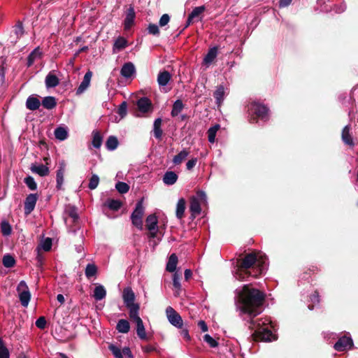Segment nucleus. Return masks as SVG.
Instances as JSON below:
<instances>
[{
  "mask_svg": "<svg viewBox=\"0 0 358 358\" xmlns=\"http://www.w3.org/2000/svg\"><path fill=\"white\" fill-rule=\"evenodd\" d=\"M266 295L251 285H245L237 293L238 308L243 314L251 319L259 315L264 310Z\"/></svg>",
  "mask_w": 358,
  "mask_h": 358,
  "instance_id": "1",
  "label": "nucleus"
},
{
  "mask_svg": "<svg viewBox=\"0 0 358 358\" xmlns=\"http://www.w3.org/2000/svg\"><path fill=\"white\" fill-rule=\"evenodd\" d=\"M266 257L260 252L253 251L246 254L244 257L237 259L238 269L236 273L239 279L245 276L257 278L263 273Z\"/></svg>",
  "mask_w": 358,
  "mask_h": 358,
  "instance_id": "2",
  "label": "nucleus"
},
{
  "mask_svg": "<svg viewBox=\"0 0 358 358\" xmlns=\"http://www.w3.org/2000/svg\"><path fill=\"white\" fill-rule=\"evenodd\" d=\"M248 112L251 115L249 119L251 124L257 123L259 119L264 122L269 119V108L258 101H252L248 103Z\"/></svg>",
  "mask_w": 358,
  "mask_h": 358,
  "instance_id": "3",
  "label": "nucleus"
},
{
  "mask_svg": "<svg viewBox=\"0 0 358 358\" xmlns=\"http://www.w3.org/2000/svg\"><path fill=\"white\" fill-rule=\"evenodd\" d=\"M206 201V194L202 190H198L196 196L189 198V211L192 219L200 215L201 212V203Z\"/></svg>",
  "mask_w": 358,
  "mask_h": 358,
  "instance_id": "4",
  "label": "nucleus"
},
{
  "mask_svg": "<svg viewBox=\"0 0 358 358\" xmlns=\"http://www.w3.org/2000/svg\"><path fill=\"white\" fill-rule=\"evenodd\" d=\"M122 299L125 306L129 310V315L139 312L140 305L135 303V294L129 287H125L122 292Z\"/></svg>",
  "mask_w": 358,
  "mask_h": 358,
  "instance_id": "5",
  "label": "nucleus"
},
{
  "mask_svg": "<svg viewBox=\"0 0 358 358\" xmlns=\"http://www.w3.org/2000/svg\"><path fill=\"white\" fill-rule=\"evenodd\" d=\"M144 198L142 197L136 204L134 210L131 215L132 224L139 229H143V217L145 212L143 206Z\"/></svg>",
  "mask_w": 358,
  "mask_h": 358,
  "instance_id": "6",
  "label": "nucleus"
},
{
  "mask_svg": "<svg viewBox=\"0 0 358 358\" xmlns=\"http://www.w3.org/2000/svg\"><path fill=\"white\" fill-rule=\"evenodd\" d=\"M20 301L23 307H27L30 299L31 293L25 281L22 280L17 287Z\"/></svg>",
  "mask_w": 358,
  "mask_h": 358,
  "instance_id": "7",
  "label": "nucleus"
},
{
  "mask_svg": "<svg viewBox=\"0 0 358 358\" xmlns=\"http://www.w3.org/2000/svg\"><path fill=\"white\" fill-rule=\"evenodd\" d=\"M255 341L271 342L277 340V336L268 328L255 331L252 335Z\"/></svg>",
  "mask_w": 358,
  "mask_h": 358,
  "instance_id": "8",
  "label": "nucleus"
},
{
  "mask_svg": "<svg viewBox=\"0 0 358 358\" xmlns=\"http://www.w3.org/2000/svg\"><path fill=\"white\" fill-rule=\"evenodd\" d=\"M166 315L169 322L174 327L182 329L183 321L180 314L171 306H168L166 309Z\"/></svg>",
  "mask_w": 358,
  "mask_h": 358,
  "instance_id": "9",
  "label": "nucleus"
},
{
  "mask_svg": "<svg viewBox=\"0 0 358 358\" xmlns=\"http://www.w3.org/2000/svg\"><path fill=\"white\" fill-rule=\"evenodd\" d=\"M129 318L136 324V334L142 340H147V335L142 319L138 315V312L129 314Z\"/></svg>",
  "mask_w": 358,
  "mask_h": 358,
  "instance_id": "10",
  "label": "nucleus"
},
{
  "mask_svg": "<svg viewBox=\"0 0 358 358\" xmlns=\"http://www.w3.org/2000/svg\"><path fill=\"white\" fill-rule=\"evenodd\" d=\"M136 106L138 111L141 113H151L153 110V105L152 101L146 96H143L138 99Z\"/></svg>",
  "mask_w": 358,
  "mask_h": 358,
  "instance_id": "11",
  "label": "nucleus"
},
{
  "mask_svg": "<svg viewBox=\"0 0 358 358\" xmlns=\"http://www.w3.org/2000/svg\"><path fill=\"white\" fill-rule=\"evenodd\" d=\"M353 346V341L350 337L342 336L334 344V349L338 352H343L348 348H351Z\"/></svg>",
  "mask_w": 358,
  "mask_h": 358,
  "instance_id": "12",
  "label": "nucleus"
},
{
  "mask_svg": "<svg viewBox=\"0 0 358 358\" xmlns=\"http://www.w3.org/2000/svg\"><path fill=\"white\" fill-rule=\"evenodd\" d=\"M38 200V195L36 194H29L24 201V210L26 215L31 213L36 206Z\"/></svg>",
  "mask_w": 358,
  "mask_h": 358,
  "instance_id": "13",
  "label": "nucleus"
},
{
  "mask_svg": "<svg viewBox=\"0 0 358 358\" xmlns=\"http://www.w3.org/2000/svg\"><path fill=\"white\" fill-rule=\"evenodd\" d=\"M136 17V13L134 8L132 5L129 6V8L127 10L126 17L124 20V29L129 30L134 24V20Z\"/></svg>",
  "mask_w": 358,
  "mask_h": 358,
  "instance_id": "14",
  "label": "nucleus"
},
{
  "mask_svg": "<svg viewBox=\"0 0 358 358\" xmlns=\"http://www.w3.org/2000/svg\"><path fill=\"white\" fill-rule=\"evenodd\" d=\"M92 74V72L90 70L85 74L83 81L76 89V95H80L89 87Z\"/></svg>",
  "mask_w": 358,
  "mask_h": 358,
  "instance_id": "15",
  "label": "nucleus"
},
{
  "mask_svg": "<svg viewBox=\"0 0 358 358\" xmlns=\"http://www.w3.org/2000/svg\"><path fill=\"white\" fill-rule=\"evenodd\" d=\"M41 105L38 96L36 94L30 95L26 101V107L29 110H36Z\"/></svg>",
  "mask_w": 358,
  "mask_h": 358,
  "instance_id": "16",
  "label": "nucleus"
},
{
  "mask_svg": "<svg viewBox=\"0 0 358 358\" xmlns=\"http://www.w3.org/2000/svg\"><path fill=\"white\" fill-rule=\"evenodd\" d=\"M65 170H66V164L64 162H62L59 164V166L58 169L57 170L56 187L57 189H62V185L64 182V173H65Z\"/></svg>",
  "mask_w": 358,
  "mask_h": 358,
  "instance_id": "17",
  "label": "nucleus"
},
{
  "mask_svg": "<svg viewBox=\"0 0 358 358\" xmlns=\"http://www.w3.org/2000/svg\"><path fill=\"white\" fill-rule=\"evenodd\" d=\"M341 138L343 142L350 147L355 145V143L353 141V138L352 134H350V125H346L342 130L341 132Z\"/></svg>",
  "mask_w": 358,
  "mask_h": 358,
  "instance_id": "18",
  "label": "nucleus"
},
{
  "mask_svg": "<svg viewBox=\"0 0 358 358\" xmlns=\"http://www.w3.org/2000/svg\"><path fill=\"white\" fill-rule=\"evenodd\" d=\"M30 170L32 173H37L41 177L46 176L50 173L49 168L42 164L39 165L32 164Z\"/></svg>",
  "mask_w": 358,
  "mask_h": 358,
  "instance_id": "19",
  "label": "nucleus"
},
{
  "mask_svg": "<svg viewBox=\"0 0 358 358\" xmlns=\"http://www.w3.org/2000/svg\"><path fill=\"white\" fill-rule=\"evenodd\" d=\"M217 53L218 48L217 46L210 48L203 58V63L206 65H210L217 57Z\"/></svg>",
  "mask_w": 358,
  "mask_h": 358,
  "instance_id": "20",
  "label": "nucleus"
},
{
  "mask_svg": "<svg viewBox=\"0 0 358 358\" xmlns=\"http://www.w3.org/2000/svg\"><path fill=\"white\" fill-rule=\"evenodd\" d=\"M224 94L225 92L224 86L222 85H217L213 93V96L215 99V102L218 107L222 105L224 99Z\"/></svg>",
  "mask_w": 358,
  "mask_h": 358,
  "instance_id": "21",
  "label": "nucleus"
},
{
  "mask_svg": "<svg viewBox=\"0 0 358 358\" xmlns=\"http://www.w3.org/2000/svg\"><path fill=\"white\" fill-rule=\"evenodd\" d=\"M135 73V66L131 62L125 63L120 71L121 75L126 78H131Z\"/></svg>",
  "mask_w": 358,
  "mask_h": 358,
  "instance_id": "22",
  "label": "nucleus"
},
{
  "mask_svg": "<svg viewBox=\"0 0 358 358\" xmlns=\"http://www.w3.org/2000/svg\"><path fill=\"white\" fill-rule=\"evenodd\" d=\"M41 105L45 109L52 110L57 106V99L52 96H45L42 99Z\"/></svg>",
  "mask_w": 358,
  "mask_h": 358,
  "instance_id": "23",
  "label": "nucleus"
},
{
  "mask_svg": "<svg viewBox=\"0 0 358 358\" xmlns=\"http://www.w3.org/2000/svg\"><path fill=\"white\" fill-rule=\"evenodd\" d=\"M146 227L149 231H159V228L157 227V217L155 214L149 215L146 220Z\"/></svg>",
  "mask_w": 358,
  "mask_h": 358,
  "instance_id": "24",
  "label": "nucleus"
},
{
  "mask_svg": "<svg viewBox=\"0 0 358 358\" xmlns=\"http://www.w3.org/2000/svg\"><path fill=\"white\" fill-rule=\"evenodd\" d=\"M162 120L159 117L157 118L154 122V128H153V134L155 138L158 140H162V135H163V130L162 129Z\"/></svg>",
  "mask_w": 358,
  "mask_h": 358,
  "instance_id": "25",
  "label": "nucleus"
},
{
  "mask_svg": "<svg viewBox=\"0 0 358 358\" xmlns=\"http://www.w3.org/2000/svg\"><path fill=\"white\" fill-rule=\"evenodd\" d=\"M186 209V201L184 198H180L176 205V215L177 218L182 219L185 215Z\"/></svg>",
  "mask_w": 358,
  "mask_h": 358,
  "instance_id": "26",
  "label": "nucleus"
},
{
  "mask_svg": "<svg viewBox=\"0 0 358 358\" xmlns=\"http://www.w3.org/2000/svg\"><path fill=\"white\" fill-rule=\"evenodd\" d=\"M45 85L48 88H52L57 86L59 83V80L52 72H50L45 77Z\"/></svg>",
  "mask_w": 358,
  "mask_h": 358,
  "instance_id": "27",
  "label": "nucleus"
},
{
  "mask_svg": "<svg viewBox=\"0 0 358 358\" xmlns=\"http://www.w3.org/2000/svg\"><path fill=\"white\" fill-rule=\"evenodd\" d=\"M178 175L173 171H166L163 177V182L167 185L175 184L178 180Z\"/></svg>",
  "mask_w": 358,
  "mask_h": 358,
  "instance_id": "28",
  "label": "nucleus"
},
{
  "mask_svg": "<svg viewBox=\"0 0 358 358\" xmlns=\"http://www.w3.org/2000/svg\"><path fill=\"white\" fill-rule=\"evenodd\" d=\"M178 260L177 255L175 253L171 254L169 257L166 270L171 273L174 272L176 269Z\"/></svg>",
  "mask_w": 358,
  "mask_h": 358,
  "instance_id": "29",
  "label": "nucleus"
},
{
  "mask_svg": "<svg viewBox=\"0 0 358 358\" xmlns=\"http://www.w3.org/2000/svg\"><path fill=\"white\" fill-rule=\"evenodd\" d=\"M171 78V76L169 71L164 70L162 72H159V73L158 74V76H157L158 84L160 86H165L169 83Z\"/></svg>",
  "mask_w": 358,
  "mask_h": 358,
  "instance_id": "30",
  "label": "nucleus"
},
{
  "mask_svg": "<svg viewBox=\"0 0 358 358\" xmlns=\"http://www.w3.org/2000/svg\"><path fill=\"white\" fill-rule=\"evenodd\" d=\"M116 329L120 333L127 334L130 330V324L127 320L121 319L117 323Z\"/></svg>",
  "mask_w": 358,
  "mask_h": 358,
  "instance_id": "31",
  "label": "nucleus"
},
{
  "mask_svg": "<svg viewBox=\"0 0 358 358\" xmlns=\"http://www.w3.org/2000/svg\"><path fill=\"white\" fill-rule=\"evenodd\" d=\"M41 56V52L40 51L39 47L36 48L27 57V65L30 67L34 63L36 59L39 58Z\"/></svg>",
  "mask_w": 358,
  "mask_h": 358,
  "instance_id": "32",
  "label": "nucleus"
},
{
  "mask_svg": "<svg viewBox=\"0 0 358 358\" xmlns=\"http://www.w3.org/2000/svg\"><path fill=\"white\" fill-rule=\"evenodd\" d=\"M106 296V291L101 285L96 286L94 290L93 296L96 301H101Z\"/></svg>",
  "mask_w": 358,
  "mask_h": 358,
  "instance_id": "33",
  "label": "nucleus"
},
{
  "mask_svg": "<svg viewBox=\"0 0 358 358\" xmlns=\"http://www.w3.org/2000/svg\"><path fill=\"white\" fill-rule=\"evenodd\" d=\"M2 264L6 268H13L16 264V260L14 257L10 254H6L2 259Z\"/></svg>",
  "mask_w": 358,
  "mask_h": 358,
  "instance_id": "34",
  "label": "nucleus"
},
{
  "mask_svg": "<svg viewBox=\"0 0 358 358\" xmlns=\"http://www.w3.org/2000/svg\"><path fill=\"white\" fill-rule=\"evenodd\" d=\"M189 151L184 149L181 152H180L178 155H176L173 159V162L176 165L180 164L189 155Z\"/></svg>",
  "mask_w": 358,
  "mask_h": 358,
  "instance_id": "35",
  "label": "nucleus"
},
{
  "mask_svg": "<svg viewBox=\"0 0 358 358\" xmlns=\"http://www.w3.org/2000/svg\"><path fill=\"white\" fill-rule=\"evenodd\" d=\"M104 206H107L112 210H118L122 206V203L120 200L108 199L104 203Z\"/></svg>",
  "mask_w": 358,
  "mask_h": 358,
  "instance_id": "36",
  "label": "nucleus"
},
{
  "mask_svg": "<svg viewBox=\"0 0 358 358\" xmlns=\"http://www.w3.org/2000/svg\"><path fill=\"white\" fill-rule=\"evenodd\" d=\"M183 108L184 105L182 101L180 99L176 100L173 104L172 110L171 113V116L173 117L178 116Z\"/></svg>",
  "mask_w": 358,
  "mask_h": 358,
  "instance_id": "37",
  "label": "nucleus"
},
{
  "mask_svg": "<svg viewBox=\"0 0 358 358\" xmlns=\"http://www.w3.org/2000/svg\"><path fill=\"white\" fill-rule=\"evenodd\" d=\"M119 142L116 136H110L106 142V147L108 150H114L118 146Z\"/></svg>",
  "mask_w": 358,
  "mask_h": 358,
  "instance_id": "38",
  "label": "nucleus"
},
{
  "mask_svg": "<svg viewBox=\"0 0 358 358\" xmlns=\"http://www.w3.org/2000/svg\"><path fill=\"white\" fill-rule=\"evenodd\" d=\"M127 46V41L122 36H119L113 44V50H117L118 51L123 50Z\"/></svg>",
  "mask_w": 358,
  "mask_h": 358,
  "instance_id": "39",
  "label": "nucleus"
},
{
  "mask_svg": "<svg viewBox=\"0 0 358 358\" xmlns=\"http://www.w3.org/2000/svg\"><path fill=\"white\" fill-rule=\"evenodd\" d=\"M66 214L73 219V223H76L78 221L79 216L78 214V209L76 206H69L66 209Z\"/></svg>",
  "mask_w": 358,
  "mask_h": 358,
  "instance_id": "40",
  "label": "nucleus"
},
{
  "mask_svg": "<svg viewBox=\"0 0 358 358\" xmlns=\"http://www.w3.org/2000/svg\"><path fill=\"white\" fill-rule=\"evenodd\" d=\"M206 10L205 6H201L198 7H195L191 13L189 14V17L190 19H192L193 20L196 18H199V20H201V17L200 15Z\"/></svg>",
  "mask_w": 358,
  "mask_h": 358,
  "instance_id": "41",
  "label": "nucleus"
},
{
  "mask_svg": "<svg viewBox=\"0 0 358 358\" xmlns=\"http://www.w3.org/2000/svg\"><path fill=\"white\" fill-rule=\"evenodd\" d=\"M55 138L59 141H64L68 137V132L64 127H59L55 130Z\"/></svg>",
  "mask_w": 358,
  "mask_h": 358,
  "instance_id": "42",
  "label": "nucleus"
},
{
  "mask_svg": "<svg viewBox=\"0 0 358 358\" xmlns=\"http://www.w3.org/2000/svg\"><path fill=\"white\" fill-rule=\"evenodd\" d=\"M220 124H215L210 127L207 131L208 139L210 143H214L215 140L216 133L220 129Z\"/></svg>",
  "mask_w": 358,
  "mask_h": 358,
  "instance_id": "43",
  "label": "nucleus"
},
{
  "mask_svg": "<svg viewBox=\"0 0 358 358\" xmlns=\"http://www.w3.org/2000/svg\"><path fill=\"white\" fill-rule=\"evenodd\" d=\"M85 275L90 279L96 275L97 266L94 264H88L85 268Z\"/></svg>",
  "mask_w": 358,
  "mask_h": 358,
  "instance_id": "44",
  "label": "nucleus"
},
{
  "mask_svg": "<svg viewBox=\"0 0 358 358\" xmlns=\"http://www.w3.org/2000/svg\"><path fill=\"white\" fill-rule=\"evenodd\" d=\"M1 231L3 236H8L12 233V227L6 220H3L1 223Z\"/></svg>",
  "mask_w": 358,
  "mask_h": 358,
  "instance_id": "45",
  "label": "nucleus"
},
{
  "mask_svg": "<svg viewBox=\"0 0 358 358\" xmlns=\"http://www.w3.org/2000/svg\"><path fill=\"white\" fill-rule=\"evenodd\" d=\"M180 275L177 273H175L173 275V285L174 288L176 289V296H178L180 294V291L181 290V284L180 282Z\"/></svg>",
  "mask_w": 358,
  "mask_h": 358,
  "instance_id": "46",
  "label": "nucleus"
},
{
  "mask_svg": "<svg viewBox=\"0 0 358 358\" xmlns=\"http://www.w3.org/2000/svg\"><path fill=\"white\" fill-rule=\"evenodd\" d=\"M102 136L99 131H93L92 145L95 148H99L102 144Z\"/></svg>",
  "mask_w": 358,
  "mask_h": 358,
  "instance_id": "47",
  "label": "nucleus"
},
{
  "mask_svg": "<svg viewBox=\"0 0 358 358\" xmlns=\"http://www.w3.org/2000/svg\"><path fill=\"white\" fill-rule=\"evenodd\" d=\"M0 358H10L9 350L1 338H0Z\"/></svg>",
  "mask_w": 358,
  "mask_h": 358,
  "instance_id": "48",
  "label": "nucleus"
},
{
  "mask_svg": "<svg viewBox=\"0 0 358 358\" xmlns=\"http://www.w3.org/2000/svg\"><path fill=\"white\" fill-rule=\"evenodd\" d=\"M115 188L120 194H125L129 190V185L124 182H117L115 185Z\"/></svg>",
  "mask_w": 358,
  "mask_h": 358,
  "instance_id": "49",
  "label": "nucleus"
},
{
  "mask_svg": "<svg viewBox=\"0 0 358 358\" xmlns=\"http://www.w3.org/2000/svg\"><path fill=\"white\" fill-rule=\"evenodd\" d=\"M24 182L31 190H35L37 188V184L32 176H27L24 179Z\"/></svg>",
  "mask_w": 358,
  "mask_h": 358,
  "instance_id": "50",
  "label": "nucleus"
},
{
  "mask_svg": "<svg viewBox=\"0 0 358 358\" xmlns=\"http://www.w3.org/2000/svg\"><path fill=\"white\" fill-rule=\"evenodd\" d=\"M310 301L313 304L308 305V308L313 310L314 308V304H318L320 303V295L317 290H315L310 296Z\"/></svg>",
  "mask_w": 358,
  "mask_h": 358,
  "instance_id": "51",
  "label": "nucleus"
},
{
  "mask_svg": "<svg viewBox=\"0 0 358 358\" xmlns=\"http://www.w3.org/2000/svg\"><path fill=\"white\" fill-rule=\"evenodd\" d=\"M109 350L113 353L115 358H123L121 350L113 344L108 345Z\"/></svg>",
  "mask_w": 358,
  "mask_h": 358,
  "instance_id": "52",
  "label": "nucleus"
},
{
  "mask_svg": "<svg viewBox=\"0 0 358 358\" xmlns=\"http://www.w3.org/2000/svg\"><path fill=\"white\" fill-rule=\"evenodd\" d=\"M99 183V178L97 175L93 174L90 179V182L88 184V187L90 189H94L97 187Z\"/></svg>",
  "mask_w": 358,
  "mask_h": 358,
  "instance_id": "53",
  "label": "nucleus"
},
{
  "mask_svg": "<svg viewBox=\"0 0 358 358\" xmlns=\"http://www.w3.org/2000/svg\"><path fill=\"white\" fill-rule=\"evenodd\" d=\"M148 34L154 36H159L160 34L159 29L158 26L155 24L150 23L149 24L148 28Z\"/></svg>",
  "mask_w": 358,
  "mask_h": 358,
  "instance_id": "54",
  "label": "nucleus"
},
{
  "mask_svg": "<svg viewBox=\"0 0 358 358\" xmlns=\"http://www.w3.org/2000/svg\"><path fill=\"white\" fill-rule=\"evenodd\" d=\"M203 341L206 342L210 347L216 348L218 346L219 343L216 341L212 336L209 334H206L203 336Z\"/></svg>",
  "mask_w": 358,
  "mask_h": 358,
  "instance_id": "55",
  "label": "nucleus"
},
{
  "mask_svg": "<svg viewBox=\"0 0 358 358\" xmlns=\"http://www.w3.org/2000/svg\"><path fill=\"white\" fill-rule=\"evenodd\" d=\"M118 115L122 117H124L127 113V103L126 101H123L118 108Z\"/></svg>",
  "mask_w": 358,
  "mask_h": 358,
  "instance_id": "56",
  "label": "nucleus"
},
{
  "mask_svg": "<svg viewBox=\"0 0 358 358\" xmlns=\"http://www.w3.org/2000/svg\"><path fill=\"white\" fill-rule=\"evenodd\" d=\"M36 251H37V256H36V266L38 267V268H42L43 266V261H44V258L42 256V255L41 254V248L40 246L38 245L37 248H36Z\"/></svg>",
  "mask_w": 358,
  "mask_h": 358,
  "instance_id": "57",
  "label": "nucleus"
},
{
  "mask_svg": "<svg viewBox=\"0 0 358 358\" xmlns=\"http://www.w3.org/2000/svg\"><path fill=\"white\" fill-rule=\"evenodd\" d=\"M52 245V239L47 238L41 243V247L44 251L48 252L51 250Z\"/></svg>",
  "mask_w": 358,
  "mask_h": 358,
  "instance_id": "58",
  "label": "nucleus"
},
{
  "mask_svg": "<svg viewBox=\"0 0 358 358\" xmlns=\"http://www.w3.org/2000/svg\"><path fill=\"white\" fill-rule=\"evenodd\" d=\"M15 34L17 35V38L23 35L24 27L22 22L18 21L15 26Z\"/></svg>",
  "mask_w": 358,
  "mask_h": 358,
  "instance_id": "59",
  "label": "nucleus"
},
{
  "mask_svg": "<svg viewBox=\"0 0 358 358\" xmlns=\"http://www.w3.org/2000/svg\"><path fill=\"white\" fill-rule=\"evenodd\" d=\"M36 326L40 329H44L46 327L45 317L43 316L38 317L36 321Z\"/></svg>",
  "mask_w": 358,
  "mask_h": 358,
  "instance_id": "60",
  "label": "nucleus"
},
{
  "mask_svg": "<svg viewBox=\"0 0 358 358\" xmlns=\"http://www.w3.org/2000/svg\"><path fill=\"white\" fill-rule=\"evenodd\" d=\"M169 20H170L169 15L168 14H164L161 17L159 24L161 27H164L169 23Z\"/></svg>",
  "mask_w": 358,
  "mask_h": 358,
  "instance_id": "61",
  "label": "nucleus"
},
{
  "mask_svg": "<svg viewBox=\"0 0 358 358\" xmlns=\"http://www.w3.org/2000/svg\"><path fill=\"white\" fill-rule=\"evenodd\" d=\"M196 162H197L196 158H193V159L189 160L186 164L187 169V170L192 169L195 166Z\"/></svg>",
  "mask_w": 358,
  "mask_h": 358,
  "instance_id": "62",
  "label": "nucleus"
},
{
  "mask_svg": "<svg viewBox=\"0 0 358 358\" xmlns=\"http://www.w3.org/2000/svg\"><path fill=\"white\" fill-rule=\"evenodd\" d=\"M122 355H124L128 358H134V355H133L130 348L128 347L124 348L122 349Z\"/></svg>",
  "mask_w": 358,
  "mask_h": 358,
  "instance_id": "63",
  "label": "nucleus"
},
{
  "mask_svg": "<svg viewBox=\"0 0 358 358\" xmlns=\"http://www.w3.org/2000/svg\"><path fill=\"white\" fill-rule=\"evenodd\" d=\"M156 350H157L156 348L151 345H148L143 347V351L145 353H150V352H155Z\"/></svg>",
  "mask_w": 358,
  "mask_h": 358,
  "instance_id": "64",
  "label": "nucleus"
}]
</instances>
